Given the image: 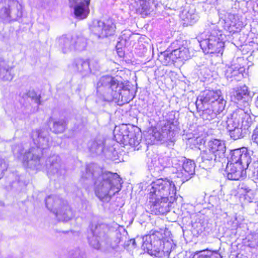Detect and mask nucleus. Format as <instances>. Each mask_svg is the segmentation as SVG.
Returning a JSON list of instances; mask_svg holds the SVG:
<instances>
[{"label": "nucleus", "instance_id": "29", "mask_svg": "<svg viewBox=\"0 0 258 258\" xmlns=\"http://www.w3.org/2000/svg\"><path fill=\"white\" fill-rule=\"evenodd\" d=\"M236 130L238 131L239 130V128H234L233 130H230V135H231V136L234 139V140H236L238 138V136H235L234 135V133L236 131Z\"/></svg>", "mask_w": 258, "mask_h": 258}, {"label": "nucleus", "instance_id": "14", "mask_svg": "<svg viewBox=\"0 0 258 258\" xmlns=\"http://www.w3.org/2000/svg\"><path fill=\"white\" fill-rule=\"evenodd\" d=\"M21 5L17 0H8V5L3 8V15L6 18H10L12 11H19Z\"/></svg>", "mask_w": 258, "mask_h": 258}, {"label": "nucleus", "instance_id": "24", "mask_svg": "<svg viewBox=\"0 0 258 258\" xmlns=\"http://www.w3.org/2000/svg\"><path fill=\"white\" fill-rule=\"evenodd\" d=\"M69 1L76 4L90 6L91 0H69Z\"/></svg>", "mask_w": 258, "mask_h": 258}, {"label": "nucleus", "instance_id": "25", "mask_svg": "<svg viewBox=\"0 0 258 258\" xmlns=\"http://www.w3.org/2000/svg\"><path fill=\"white\" fill-rule=\"evenodd\" d=\"M209 258H222L219 252L217 251L209 250Z\"/></svg>", "mask_w": 258, "mask_h": 258}, {"label": "nucleus", "instance_id": "2", "mask_svg": "<svg viewBox=\"0 0 258 258\" xmlns=\"http://www.w3.org/2000/svg\"><path fill=\"white\" fill-rule=\"evenodd\" d=\"M100 180L95 183L94 193L100 200H110L121 189L122 178L116 172L102 171L99 175Z\"/></svg>", "mask_w": 258, "mask_h": 258}, {"label": "nucleus", "instance_id": "28", "mask_svg": "<svg viewBox=\"0 0 258 258\" xmlns=\"http://www.w3.org/2000/svg\"><path fill=\"white\" fill-rule=\"evenodd\" d=\"M150 130L151 131L152 135L154 137H156V134H159V132L156 126H151Z\"/></svg>", "mask_w": 258, "mask_h": 258}, {"label": "nucleus", "instance_id": "15", "mask_svg": "<svg viewBox=\"0 0 258 258\" xmlns=\"http://www.w3.org/2000/svg\"><path fill=\"white\" fill-rule=\"evenodd\" d=\"M159 60L164 66H168L169 64L175 62L173 51H165L161 52L159 56Z\"/></svg>", "mask_w": 258, "mask_h": 258}, {"label": "nucleus", "instance_id": "12", "mask_svg": "<svg viewBox=\"0 0 258 258\" xmlns=\"http://www.w3.org/2000/svg\"><path fill=\"white\" fill-rule=\"evenodd\" d=\"M176 61L186 60L190 57L189 49L183 45L173 50Z\"/></svg>", "mask_w": 258, "mask_h": 258}, {"label": "nucleus", "instance_id": "13", "mask_svg": "<svg viewBox=\"0 0 258 258\" xmlns=\"http://www.w3.org/2000/svg\"><path fill=\"white\" fill-rule=\"evenodd\" d=\"M89 6L76 4L74 8V13L76 17L79 19H84L90 13Z\"/></svg>", "mask_w": 258, "mask_h": 258}, {"label": "nucleus", "instance_id": "4", "mask_svg": "<svg viewBox=\"0 0 258 258\" xmlns=\"http://www.w3.org/2000/svg\"><path fill=\"white\" fill-rule=\"evenodd\" d=\"M222 36L221 30L213 29L208 39L201 42V46L208 53L222 54L224 47V41Z\"/></svg>", "mask_w": 258, "mask_h": 258}, {"label": "nucleus", "instance_id": "11", "mask_svg": "<svg viewBox=\"0 0 258 258\" xmlns=\"http://www.w3.org/2000/svg\"><path fill=\"white\" fill-rule=\"evenodd\" d=\"M249 95V92L245 86L239 87L235 89L231 96V99L235 102L244 100Z\"/></svg>", "mask_w": 258, "mask_h": 258}, {"label": "nucleus", "instance_id": "27", "mask_svg": "<svg viewBox=\"0 0 258 258\" xmlns=\"http://www.w3.org/2000/svg\"><path fill=\"white\" fill-rule=\"evenodd\" d=\"M13 75L10 72L7 71L6 75L3 77V79L5 81H11L13 79Z\"/></svg>", "mask_w": 258, "mask_h": 258}, {"label": "nucleus", "instance_id": "10", "mask_svg": "<svg viewBox=\"0 0 258 258\" xmlns=\"http://www.w3.org/2000/svg\"><path fill=\"white\" fill-rule=\"evenodd\" d=\"M200 101L203 104L212 105L215 102L222 104L223 97L220 90H205L200 96Z\"/></svg>", "mask_w": 258, "mask_h": 258}, {"label": "nucleus", "instance_id": "17", "mask_svg": "<svg viewBox=\"0 0 258 258\" xmlns=\"http://www.w3.org/2000/svg\"><path fill=\"white\" fill-rule=\"evenodd\" d=\"M67 125V123L64 120L55 121L53 125V132L55 134L62 133L66 130Z\"/></svg>", "mask_w": 258, "mask_h": 258}, {"label": "nucleus", "instance_id": "21", "mask_svg": "<svg viewBox=\"0 0 258 258\" xmlns=\"http://www.w3.org/2000/svg\"><path fill=\"white\" fill-rule=\"evenodd\" d=\"M141 13L147 16L150 14V7L148 3H144L141 6Z\"/></svg>", "mask_w": 258, "mask_h": 258}, {"label": "nucleus", "instance_id": "22", "mask_svg": "<svg viewBox=\"0 0 258 258\" xmlns=\"http://www.w3.org/2000/svg\"><path fill=\"white\" fill-rule=\"evenodd\" d=\"M227 29L231 34H234L239 31V28L237 27L235 22L231 21V23L227 26Z\"/></svg>", "mask_w": 258, "mask_h": 258}, {"label": "nucleus", "instance_id": "5", "mask_svg": "<svg viewBox=\"0 0 258 258\" xmlns=\"http://www.w3.org/2000/svg\"><path fill=\"white\" fill-rule=\"evenodd\" d=\"M89 29L94 35L103 38L114 35L116 26L112 20L107 19L97 21L89 26Z\"/></svg>", "mask_w": 258, "mask_h": 258}, {"label": "nucleus", "instance_id": "3", "mask_svg": "<svg viewBox=\"0 0 258 258\" xmlns=\"http://www.w3.org/2000/svg\"><path fill=\"white\" fill-rule=\"evenodd\" d=\"M250 162V156L246 151L240 149L234 150L231 155V161L227 163L226 171L227 178L239 180L246 177V169Z\"/></svg>", "mask_w": 258, "mask_h": 258}, {"label": "nucleus", "instance_id": "19", "mask_svg": "<svg viewBox=\"0 0 258 258\" xmlns=\"http://www.w3.org/2000/svg\"><path fill=\"white\" fill-rule=\"evenodd\" d=\"M8 168V165L5 160L0 157V179L4 175L5 171Z\"/></svg>", "mask_w": 258, "mask_h": 258}, {"label": "nucleus", "instance_id": "23", "mask_svg": "<svg viewBox=\"0 0 258 258\" xmlns=\"http://www.w3.org/2000/svg\"><path fill=\"white\" fill-rule=\"evenodd\" d=\"M251 140L253 143L258 146V125L253 131Z\"/></svg>", "mask_w": 258, "mask_h": 258}, {"label": "nucleus", "instance_id": "26", "mask_svg": "<svg viewBox=\"0 0 258 258\" xmlns=\"http://www.w3.org/2000/svg\"><path fill=\"white\" fill-rule=\"evenodd\" d=\"M210 112H211V110H204L203 112V114H202V116H203V118L205 119H206V120H211L213 117L212 116L210 115Z\"/></svg>", "mask_w": 258, "mask_h": 258}, {"label": "nucleus", "instance_id": "32", "mask_svg": "<svg viewBox=\"0 0 258 258\" xmlns=\"http://www.w3.org/2000/svg\"><path fill=\"white\" fill-rule=\"evenodd\" d=\"M255 104L256 106L258 108V96L257 97V98L255 100Z\"/></svg>", "mask_w": 258, "mask_h": 258}, {"label": "nucleus", "instance_id": "30", "mask_svg": "<svg viewBox=\"0 0 258 258\" xmlns=\"http://www.w3.org/2000/svg\"><path fill=\"white\" fill-rule=\"evenodd\" d=\"M116 51H117V53H118V55L120 56V57H123L124 55V53L123 51H122L121 50V49H120L119 48H117L116 49Z\"/></svg>", "mask_w": 258, "mask_h": 258}, {"label": "nucleus", "instance_id": "16", "mask_svg": "<svg viewBox=\"0 0 258 258\" xmlns=\"http://www.w3.org/2000/svg\"><path fill=\"white\" fill-rule=\"evenodd\" d=\"M194 169V163L190 160H187L182 164L181 173L185 177L189 176L193 174Z\"/></svg>", "mask_w": 258, "mask_h": 258}, {"label": "nucleus", "instance_id": "33", "mask_svg": "<svg viewBox=\"0 0 258 258\" xmlns=\"http://www.w3.org/2000/svg\"><path fill=\"white\" fill-rule=\"evenodd\" d=\"M191 258H193V257H191Z\"/></svg>", "mask_w": 258, "mask_h": 258}, {"label": "nucleus", "instance_id": "1", "mask_svg": "<svg viewBox=\"0 0 258 258\" xmlns=\"http://www.w3.org/2000/svg\"><path fill=\"white\" fill-rule=\"evenodd\" d=\"M148 200L152 214L163 215L169 211V207L177 200L176 187L167 178H159L151 183Z\"/></svg>", "mask_w": 258, "mask_h": 258}, {"label": "nucleus", "instance_id": "6", "mask_svg": "<svg viewBox=\"0 0 258 258\" xmlns=\"http://www.w3.org/2000/svg\"><path fill=\"white\" fill-rule=\"evenodd\" d=\"M140 135L139 128L133 127L125 132V134L119 132L114 137L115 141L123 146L128 145L132 147H136L140 143Z\"/></svg>", "mask_w": 258, "mask_h": 258}, {"label": "nucleus", "instance_id": "7", "mask_svg": "<svg viewBox=\"0 0 258 258\" xmlns=\"http://www.w3.org/2000/svg\"><path fill=\"white\" fill-rule=\"evenodd\" d=\"M225 151V145L221 140H211L209 141L206 150L203 153L202 158L205 160H215L217 157L223 155Z\"/></svg>", "mask_w": 258, "mask_h": 258}, {"label": "nucleus", "instance_id": "18", "mask_svg": "<svg viewBox=\"0 0 258 258\" xmlns=\"http://www.w3.org/2000/svg\"><path fill=\"white\" fill-rule=\"evenodd\" d=\"M209 250L208 248L200 250L197 251L195 252L193 254V256L192 257L193 258H209Z\"/></svg>", "mask_w": 258, "mask_h": 258}, {"label": "nucleus", "instance_id": "8", "mask_svg": "<svg viewBox=\"0 0 258 258\" xmlns=\"http://www.w3.org/2000/svg\"><path fill=\"white\" fill-rule=\"evenodd\" d=\"M145 236L149 237L151 244L159 245L164 251L165 243L169 242L170 233L166 229H152Z\"/></svg>", "mask_w": 258, "mask_h": 258}, {"label": "nucleus", "instance_id": "9", "mask_svg": "<svg viewBox=\"0 0 258 258\" xmlns=\"http://www.w3.org/2000/svg\"><path fill=\"white\" fill-rule=\"evenodd\" d=\"M98 88L103 87L112 95L123 89V83L110 75L102 76L97 84Z\"/></svg>", "mask_w": 258, "mask_h": 258}, {"label": "nucleus", "instance_id": "31", "mask_svg": "<svg viewBox=\"0 0 258 258\" xmlns=\"http://www.w3.org/2000/svg\"><path fill=\"white\" fill-rule=\"evenodd\" d=\"M190 17L189 18H188V16H187V19H189L190 20V22H191L192 20H195V17L194 15H190Z\"/></svg>", "mask_w": 258, "mask_h": 258}, {"label": "nucleus", "instance_id": "20", "mask_svg": "<svg viewBox=\"0 0 258 258\" xmlns=\"http://www.w3.org/2000/svg\"><path fill=\"white\" fill-rule=\"evenodd\" d=\"M174 126V122L170 120H167L163 125L164 129L162 132H166L167 133H170L172 131V127Z\"/></svg>", "mask_w": 258, "mask_h": 258}]
</instances>
